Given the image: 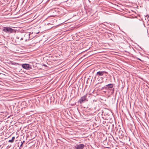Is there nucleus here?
<instances>
[{"label": "nucleus", "instance_id": "2", "mask_svg": "<svg viewBox=\"0 0 149 149\" xmlns=\"http://www.w3.org/2000/svg\"><path fill=\"white\" fill-rule=\"evenodd\" d=\"M14 30L9 27H3L2 29L3 31L6 33H10L13 32Z\"/></svg>", "mask_w": 149, "mask_h": 149}, {"label": "nucleus", "instance_id": "5", "mask_svg": "<svg viewBox=\"0 0 149 149\" xmlns=\"http://www.w3.org/2000/svg\"><path fill=\"white\" fill-rule=\"evenodd\" d=\"M22 68L26 70H29L31 69V66L28 64H22Z\"/></svg>", "mask_w": 149, "mask_h": 149}, {"label": "nucleus", "instance_id": "4", "mask_svg": "<svg viewBox=\"0 0 149 149\" xmlns=\"http://www.w3.org/2000/svg\"><path fill=\"white\" fill-rule=\"evenodd\" d=\"M107 73V72L105 71H98L97 72L96 74V76H98V77H100L102 76L103 75H105L106 76V74Z\"/></svg>", "mask_w": 149, "mask_h": 149}, {"label": "nucleus", "instance_id": "3", "mask_svg": "<svg viewBox=\"0 0 149 149\" xmlns=\"http://www.w3.org/2000/svg\"><path fill=\"white\" fill-rule=\"evenodd\" d=\"M86 97V95L83 96L79 99L78 102L80 104H82L85 101H87L88 100Z\"/></svg>", "mask_w": 149, "mask_h": 149}, {"label": "nucleus", "instance_id": "13", "mask_svg": "<svg viewBox=\"0 0 149 149\" xmlns=\"http://www.w3.org/2000/svg\"><path fill=\"white\" fill-rule=\"evenodd\" d=\"M114 88H113V89L112 90V91L111 92L112 93H114Z\"/></svg>", "mask_w": 149, "mask_h": 149}, {"label": "nucleus", "instance_id": "16", "mask_svg": "<svg viewBox=\"0 0 149 149\" xmlns=\"http://www.w3.org/2000/svg\"><path fill=\"white\" fill-rule=\"evenodd\" d=\"M138 59H139V60H140V61L141 60L140 59H139V58H138Z\"/></svg>", "mask_w": 149, "mask_h": 149}, {"label": "nucleus", "instance_id": "10", "mask_svg": "<svg viewBox=\"0 0 149 149\" xmlns=\"http://www.w3.org/2000/svg\"><path fill=\"white\" fill-rule=\"evenodd\" d=\"M24 142V141H21V143L20 146L19 148H22L21 147L22 146Z\"/></svg>", "mask_w": 149, "mask_h": 149}, {"label": "nucleus", "instance_id": "17", "mask_svg": "<svg viewBox=\"0 0 149 149\" xmlns=\"http://www.w3.org/2000/svg\"><path fill=\"white\" fill-rule=\"evenodd\" d=\"M149 1V0H148Z\"/></svg>", "mask_w": 149, "mask_h": 149}, {"label": "nucleus", "instance_id": "15", "mask_svg": "<svg viewBox=\"0 0 149 149\" xmlns=\"http://www.w3.org/2000/svg\"><path fill=\"white\" fill-rule=\"evenodd\" d=\"M101 79L102 80V82H103V78H102V77H101Z\"/></svg>", "mask_w": 149, "mask_h": 149}, {"label": "nucleus", "instance_id": "9", "mask_svg": "<svg viewBox=\"0 0 149 149\" xmlns=\"http://www.w3.org/2000/svg\"><path fill=\"white\" fill-rule=\"evenodd\" d=\"M118 129L116 130V132H118V133L119 134H121H121H122L121 132H120V130H119V131H118Z\"/></svg>", "mask_w": 149, "mask_h": 149}, {"label": "nucleus", "instance_id": "8", "mask_svg": "<svg viewBox=\"0 0 149 149\" xmlns=\"http://www.w3.org/2000/svg\"><path fill=\"white\" fill-rule=\"evenodd\" d=\"M15 139V136H13L12 137V139L11 140H10L8 141V142L10 143H13L14 142V141Z\"/></svg>", "mask_w": 149, "mask_h": 149}, {"label": "nucleus", "instance_id": "1", "mask_svg": "<svg viewBox=\"0 0 149 149\" xmlns=\"http://www.w3.org/2000/svg\"><path fill=\"white\" fill-rule=\"evenodd\" d=\"M30 34L29 33H26L25 34L21 33L17 36L16 38L18 40H24L26 41L29 40Z\"/></svg>", "mask_w": 149, "mask_h": 149}, {"label": "nucleus", "instance_id": "11", "mask_svg": "<svg viewBox=\"0 0 149 149\" xmlns=\"http://www.w3.org/2000/svg\"><path fill=\"white\" fill-rule=\"evenodd\" d=\"M145 19L146 20L147 19V20H148V21L149 22V17L148 15L146 17V18Z\"/></svg>", "mask_w": 149, "mask_h": 149}, {"label": "nucleus", "instance_id": "14", "mask_svg": "<svg viewBox=\"0 0 149 149\" xmlns=\"http://www.w3.org/2000/svg\"><path fill=\"white\" fill-rule=\"evenodd\" d=\"M114 125L113 124H112V129L113 128V127H114Z\"/></svg>", "mask_w": 149, "mask_h": 149}, {"label": "nucleus", "instance_id": "6", "mask_svg": "<svg viewBox=\"0 0 149 149\" xmlns=\"http://www.w3.org/2000/svg\"><path fill=\"white\" fill-rule=\"evenodd\" d=\"M84 147V145L83 144H77L74 146V148L76 149H83Z\"/></svg>", "mask_w": 149, "mask_h": 149}, {"label": "nucleus", "instance_id": "12", "mask_svg": "<svg viewBox=\"0 0 149 149\" xmlns=\"http://www.w3.org/2000/svg\"><path fill=\"white\" fill-rule=\"evenodd\" d=\"M12 64H13V65H16L17 64H18L17 63H12Z\"/></svg>", "mask_w": 149, "mask_h": 149}, {"label": "nucleus", "instance_id": "7", "mask_svg": "<svg viewBox=\"0 0 149 149\" xmlns=\"http://www.w3.org/2000/svg\"><path fill=\"white\" fill-rule=\"evenodd\" d=\"M113 86V84H110L108 85H106L105 87H104L106 89L111 90V88H112Z\"/></svg>", "mask_w": 149, "mask_h": 149}]
</instances>
